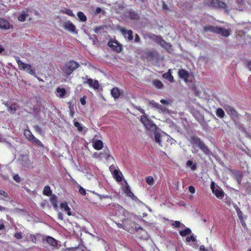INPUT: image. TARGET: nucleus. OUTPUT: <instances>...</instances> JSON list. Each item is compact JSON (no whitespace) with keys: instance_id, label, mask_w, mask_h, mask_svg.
Wrapping results in <instances>:
<instances>
[{"instance_id":"6","label":"nucleus","mask_w":251,"mask_h":251,"mask_svg":"<svg viewBox=\"0 0 251 251\" xmlns=\"http://www.w3.org/2000/svg\"><path fill=\"white\" fill-rule=\"evenodd\" d=\"M211 188L212 192L218 198L222 199L224 197V193L222 189L218 186H215L213 182L211 185Z\"/></svg>"},{"instance_id":"5","label":"nucleus","mask_w":251,"mask_h":251,"mask_svg":"<svg viewBox=\"0 0 251 251\" xmlns=\"http://www.w3.org/2000/svg\"><path fill=\"white\" fill-rule=\"evenodd\" d=\"M78 67L79 64L77 62L74 61H70L65 64L63 68V71L66 74L69 75Z\"/></svg>"},{"instance_id":"43","label":"nucleus","mask_w":251,"mask_h":251,"mask_svg":"<svg viewBox=\"0 0 251 251\" xmlns=\"http://www.w3.org/2000/svg\"><path fill=\"white\" fill-rule=\"evenodd\" d=\"M124 190L127 194L129 193H131L130 191V187L126 182H125V186H124Z\"/></svg>"},{"instance_id":"23","label":"nucleus","mask_w":251,"mask_h":251,"mask_svg":"<svg viewBox=\"0 0 251 251\" xmlns=\"http://www.w3.org/2000/svg\"><path fill=\"white\" fill-rule=\"evenodd\" d=\"M152 104L153 107L158 109L160 112H164L166 110V108L165 106H163L158 103L153 102H152Z\"/></svg>"},{"instance_id":"2","label":"nucleus","mask_w":251,"mask_h":251,"mask_svg":"<svg viewBox=\"0 0 251 251\" xmlns=\"http://www.w3.org/2000/svg\"><path fill=\"white\" fill-rule=\"evenodd\" d=\"M236 1L235 0H228L227 3L228 5H226L225 3L222 2L219 0H212L210 2L209 6L215 8L226 9V11H227L228 5L231 7H235L234 5V3Z\"/></svg>"},{"instance_id":"32","label":"nucleus","mask_w":251,"mask_h":251,"mask_svg":"<svg viewBox=\"0 0 251 251\" xmlns=\"http://www.w3.org/2000/svg\"><path fill=\"white\" fill-rule=\"evenodd\" d=\"M17 105L16 104H13L10 106H8V111L10 113H13L17 109Z\"/></svg>"},{"instance_id":"22","label":"nucleus","mask_w":251,"mask_h":251,"mask_svg":"<svg viewBox=\"0 0 251 251\" xmlns=\"http://www.w3.org/2000/svg\"><path fill=\"white\" fill-rule=\"evenodd\" d=\"M111 94L114 99H117L120 95V90L118 88L115 87L111 90Z\"/></svg>"},{"instance_id":"38","label":"nucleus","mask_w":251,"mask_h":251,"mask_svg":"<svg viewBox=\"0 0 251 251\" xmlns=\"http://www.w3.org/2000/svg\"><path fill=\"white\" fill-rule=\"evenodd\" d=\"M30 164V161L27 158H25V160L22 162V165L26 168L29 167Z\"/></svg>"},{"instance_id":"59","label":"nucleus","mask_w":251,"mask_h":251,"mask_svg":"<svg viewBox=\"0 0 251 251\" xmlns=\"http://www.w3.org/2000/svg\"><path fill=\"white\" fill-rule=\"evenodd\" d=\"M101 29V27H97L95 29V32L96 33H98L99 31Z\"/></svg>"},{"instance_id":"58","label":"nucleus","mask_w":251,"mask_h":251,"mask_svg":"<svg viewBox=\"0 0 251 251\" xmlns=\"http://www.w3.org/2000/svg\"><path fill=\"white\" fill-rule=\"evenodd\" d=\"M200 249L201 251H207L203 245L200 246Z\"/></svg>"},{"instance_id":"25","label":"nucleus","mask_w":251,"mask_h":251,"mask_svg":"<svg viewBox=\"0 0 251 251\" xmlns=\"http://www.w3.org/2000/svg\"><path fill=\"white\" fill-rule=\"evenodd\" d=\"M57 93V96L62 98L66 94V91L63 88H57L56 89Z\"/></svg>"},{"instance_id":"27","label":"nucleus","mask_w":251,"mask_h":251,"mask_svg":"<svg viewBox=\"0 0 251 251\" xmlns=\"http://www.w3.org/2000/svg\"><path fill=\"white\" fill-rule=\"evenodd\" d=\"M24 135L25 136V137L30 141L31 140L32 137H33L34 136V135L31 133V132L28 130H25Z\"/></svg>"},{"instance_id":"40","label":"nucleus","mask_w":251,"mask_h":251,"mask_svg":"<svg viewBox=\"0 0 251 251\" xmlns=\"http://www.w3.org/2000/svg\"><path fill=\"white\" fill-rule=\"evenodd\" d=\"M160 102L166 105H171L172 103L171 101L169 99H162L160 100Z\"/></svg>"},{"instance_id":"14","label":"nucleus","mask_w":251,"mask_h":251,"mask_svg":"<svg viewBox=\"0 0 251 251\" xmlns=\"http://www.w3.org/2000/svg\"><path fill=\"white\" fill-rule=\"evenodd\" d=\"M140 121L141 123L148 128L151 126V125L155 126L152 125L151 121L148 119L146 115H143L141 117Z\"/></svg>"},{"instance_id":"20","label":"nucleus","mask_w":251,"mask_h":251,"mask_svg":"<svg viewBox=\"0 0 251 251\" xmlns=\"http://www.w3.org/2000/svg\"><path fill=\"white\" fill-rule=\"evenodd\" d=\"M203 29L205 31L215 32L217 33L218 26H214L212 25L205 26H204Z\"/></svg>"},{"instance_id":"24","label":"nucleus","mask_w":251,"mask_h":251,"mask_svg":"<svg viewBox=\"0 0 251 251\" xmlns=\"http://www.w3.org/2000/svg\"><path fill=\"white\" fill-rule=\"evenodd\" d=\"M47 242L52 246H56L57 245V241L55 239L51 237H48L46 239Z\"/></svg>"},{"instance_id":"36","label":"nucleus","mask_w":251,"mask_h":251,"mask_svg":"<svg viewBox=\"0 0 251 251\" xmlns=\"http://www.w3.org/2000/svg\"><path fill=\"white\" fill-rule=\"evenodd\" d=\"M163 76L164 78L168 79L169 81L171 82L174 81V77L172 75H169L167 74L166 73L163 75Z\"/></svg>"},{"instance_id":"33","label":"nucleus","mask_w":251,"mask_h":251,"mask_svg":"<svg viewBox=\"0 0 251 251\" xmlns=\"http://www.w3.org/2000/svg\"><path fill=\"white\" fill-rule=\"evenodd\" d=\"M30 142H31L32 143H33L35 144L38 145V146H39L41 147H43V145L41 143V142L40 141H39L38 139H37L36 137H35L34 136H33V137H32Z\"/></svg>"},{"instance_id":"47","label":"nucleus","mask_w":251,"mask_h":251,"mask_svg":"<svg viewBox=\"0 0 251 251\" xmlns=\"http://www.w3.org/2000/svg\"><path fill=\"white\" fill-rule=\"evenodd\" d=\"M172 225H173V226H175L176 227H179V226L181 225V224L180 223V222L177 221H175L174 223H173L172 224ZM182 225H183V224H182Z\"/></svg>"},{"instance_id":"49","label":"nucleus","mask_w":251,"mask_h":251,"mask_svg":"<svg viewBox=\"0 0 251 251\" xmlns=\"http://www.w3.org/2000/svg\"><path fill=\"white\" fill-rule=\"evenodd\" d=\"M0 195L3 196L5 198H8L7 193L2 190H0Z\"/></svg>"},{"instance_id":"62","label":"nucleus","mask_w":251,"mask_h":251,"mask_svg":"<svg viewBox=\"0 0 251 251\" xmlns=\"http://www.w3.org/2000/svg\"><path fill=\"white\" fill-rule=\"evenodd\" d=\"M138 110H139V111H140V112H141V113H144V112H144V109H142V108H138Z\"/></svg>"},{"instance_id":"29","label":"nucleus","mask_w":251,"mask_h":251,"mask_svg":"<svg viewBox=\"0 0 251 251\" xmlns=\"http://www.w3.org/2000/svg\"><path fill=\"white\" fill-rule=\"evenodd\" d=\"M28 17V14L22 12L19 16L18 19V20L21 22H24L25 20V19Z\"/></svg>"},{"instance_id":"26","label":"nucleus","mask_w":251,"mask_h":251,"mask_svg":"<svg viewBox=\"0 0 251 251\" xmlns=\"http://www.w3.org/2000/svg\"><path fill=\"white\" fill-rule=\"evenodd\" d=\"M216 114L220 118H224L225 115L224 110L221 108L217 109Z\"/></svg>"},{"instance_id":"57","label":"nucleus","mask_w":251,"mask_h":251,"mask_svg":"<svg viewBox=\"0 0 251 251\" xmlns=\"http://www.w3.org/2000/svg\"><path fill=\"white\" fill-rule=\"evenodd\" d=\"M58 218L59 219H60V220H62L63 219V214H62L61 213H58Z\"/></svg>"},{"instance_id":"45","label":"nucleus","mask_w":251,"mask_h":251,"mask_svg":"<svg viewBox=\"0 0 251 251\" xmlns=\"http://www.w3.org/2000/svg\"><path fill=\"white\" fill-rule=\"evenodd\" d=\"M130 17L133 19H136L138 18V15L135 13H132L130 14Z\"/></svg>"},{"instance_id":"7","label":"nucleus","mask_w":251,"mask_h":251,"mask_svg":"<svg viewBox=\"0 0 251 251\" xmlns=\"http://www.w3.org/2000/svg\"><path fill=\"white\" fill-rule=\"evenodd\" d=\"M64 28L71 32H76V28L75 25L70 21L65 22L63 24Z\"/></svg>"},{"instance_id":"46","label":"nucleus","mask_w":251,"mask_h":251,"mask_svg":"<svg viewBox=\"0 0 251 251\" xmlns=\"http://www.w3.org/2000/svg\"><path fill=\"white\" fill-rule=\"evenodd\" d=\"M13 179L17 182H19L21 181L20 177L18 175H14L13 176Z\"/></svg>"},{"instance_id":"55","label":"nucleus","mask_w":251,"mask_h":251,"mask_svg":"<svg viewBox=\"0 0 251 251\" xmlns=\"http://www.w3.org/2000/svg\"><path fill=\"white\" fill-rule=\"evenodd\" d=\"M102 11V9L100 7H97L96 9L95 14H97Z\"/></svg>"},{"instance_id":"60","label":"nucleus","mask_w":251,"mask_h":251,"mask_svg":"<svg viewBox=\"0 0 251 251\" xmlns=\"http://www.w3.org/2000/svg\"><path fill=\"white\" fill-rule=\"evenodd\" d=\"M248 68L251 71V61L249 62L248 64Z\"/></svg>"},{"instance_id":"41","label":"nucleus","mask_w":251,"mask_h":251,"mask_svg":"<svg viewBox=\"0 0 251 251\" xmlns=\"http://www.w3.org/2000/svg\"><path fill=\"white\" fill-rule=\"evenodd\" d=\"M63 13L69 15V16H72V17H75V14L73 13V11L70 10V9H65L64 11H63Z\"/></svg>"},{"instance_id":"11","label":"nucleus","mask_w":251,"mask_h":251,"mask_svg":"<svg viewBox=\"0 0 251 251\" xmlns=\"http://www.w3.org/2000/svg\"><path fill=\"white\" fill-rule=\"evenodd\" d=\"M120 31L124 35L126 38H127L129 41H131L133 39L132 35V31L131 30H126L125 28H120Z\"/></svg>"},{"instance_id":"51","label":"nucleus","mask_w":251,"mask_h":251,"mask_svg":"<svg viewBox=\"0 0 251 251\" xmlns=\"http://www.w3.org/2000/svg\"><path fill=\"white\" fill-rule=\"evenodd\" d=\"M189 191L192 194H194V193H195V188L193 186H190L189 187Z\"/></svg>"},{"instance_id":"63","label":"nucleus","mask_w":251,"mask_h":251,"mask_svg":"<svg viewBox=\"0 0 251 251\" xmlns=\"http://www.w3.org/2000/svg\"><path fill=\"white\" fill-rule=\"evenodd\" d=\"M4 49L2 48L0 45V53H1L3 51H4Z\"/></svg>"},{"instance_id":"1","label":"nucleus","mask_w":251,"mask_h":251,"mask_svg":"<svg viewBox=\"0 0 251 251\" xmlns=\"http://www.w3.org/2000/svg\"><path fill=\"white\" fill-rule=\"evenodd\" d=\"M155 142L161 147L165 146V141H174V140L165 132L158 130H155L154 132Z\"/></svg>"},{"instance_id":"10","label":"nucleus","mask_w":251,"mask_h":251,"mask_svg":"<svg viewBox=\"0 0 251 251\" xmlns=\"http://www.w3.org/2000/svg\"><path fill=\"white\" fill-rule=\"evenodd\" d=\"M156 41L162 47L167 50L168 51H171L172 50L171 49V45L163 40L160 37L157 36L156 38Z\"/></svg>"},{"instance_id":"64","label":"nucleus","mask_w":251,"mask_h":251,"mask_svg":"<svg viewBox=\"0 0 251 251\" xmlns=\"http://www.w3.org/2000/svg\"><path fill=\"white\" fill-rule=\"evenodd\" d=\"M5 208L0 205V211L4 210Z\"/></svg>"},{"instance_id":"21","label":"nucleus","mask_w":251,"mask_h":251,"mask_svg":"<svg viewBox=\"0 0 251 251\" xmlns=\"http://www.w3.org/2000/svg\"><path fill=\"white\" fill-rule=\"evenodd\" d=\"M101 155L105 157L107 160L110 159H113V157L109 154V151L108 149H105L100 152Z\"/></svg>"},{"instance_id":"56","label":"nucleus","mask_w":251,"mask_h":251,"mask_svg":"<svg viewBox=\"0 0 251 251\" xmlns=\"http://www.w3.org/2000/svg\"><path fill=\"white\" fill-rule=\"evenodd\" d=\"M80 102H81V104L83 105H84L86 103V101L85 100V98L84 97H83V98H81L80 99Z\"/></svg>"},{"instance_id":"15","label":"nucleus","mask_w":251,"mask_h":251,"mask_svg":"<svg viewBox=\"0 0 251 251\" xmlns=\"http://www.w3.org/2000/svg\"><path fill=\"white\" fill-rule=\"evenodd\" d=\"M231 31L229 29H225L222 27H218L217 30V34H220L222 36L227 37L229 36Z\"/></svg>"},{"instance_id":"54","label":"nucleus","mask_w":251,"mask_h":251,"mask_svg":"<svg viewBox=\"0 0 251 251\" xmlns=\"http://www.w3.org/2000/svg\"><path fill=\"white\" fill-rule=\"evenodd\" d=\"M100 156H101L100 152V153H95L93 155V157L96 158H99L100 157Z\"/></svg>"},{"instance_id":"48","label":"nucleus","mask_w":251,"mask_h":251,"mask_svg":"<svg viewBox=\"0 0 251 251\" xmlns=\"http://www.w3.org/2000/svg\"><path fill=\"white\" fill-rule=\"evenodd\" d=\"M186 240L187 242H190L191 241H195V239L193 236H191L190 237H187L186 239Z\"/></svg>"},{"instance_id":"9","label":"nucleus","mask_w":251,"mask_h":251,"mask_svg":"<svg viewBox=\"0 0 251 251\" xmlns=\"http://www.w3.org/2000/svg\"><path fill=\"white\" fill-rule=\"evenodd\" d=\"M86 81H83V83H87L90 87L94 89H98L99 87V83L98 80H93L91 78H88L87 76L86 77Z\"/></svg>"},{"instance_id":"50","label":"nucleus","mask_w":251,"mask_h":251,"mask_svg":"<svg viewBox=\"0 0 251 251\" xmlns=\"http://www.w3.org/2000/svg\"><path fill=\"white\" fill-rule=\"evenodd\" d=\"M79 192L80 194H81L83 195H84L86 193L85 189L83 188L82 187H79Z\"/></svg>"},{"instance_id":"52","label":"nucleus","mask_w":251,"mask_h":251,"mask_svg":"<svg viewBox=\"0 0 251 251\" xmlns=\"http://www.w3.org/2000/svg\"><path fill=\"white\" fill-rule=\"evenodd\" d=\"M140 41V38L139 36L136 34L135 35V42L136 43H138Z\"/></svg>"},{"instance_id":"44","label":"nucleus","mask_w":251,"mask_h":251,"mask_svg":"<svg viewBox=\"0 0 251 251\" xmlns=\"http://www.w3.org/2000/svg\"><path fill=\"white\" fill-rule=\"evenodd\" d=\"M14 236L18 239H21L22 238V235L21 232H16L14 234Z\"/></svg>"},{"instance_id":"13","label":"nucleus","mask_w":251,"mask_h":251,"mask_svg":"<svg viewBox=\"0 0 251 251\" xmlns=\"http://www.w3.org/2000/svg\"><path fill=\"white\" fill-rule=\"evenodd\" d=\"M178 74L180 77L184 80L185 82H187L188 81V78L189 77V74L187 71L183 69L179 70Z\"/></svg>"},{"instance_id":"8","label":"nucleus","mask_w":251,"mask_h":251,"mask_svg":"<svg viewBox=\"0 0 251 251\" xmlns=\"http://www.w3.org/2000/svg\"><path fill=\"white\" fill-rule=\"evenodd\" d=\"M108 46L117 52H119L122 50V47L120 44L117 41H111L108 42Z\"/></svg>"},{"instance_id":"39","label":"nucleus","mask_w":251,"mask_h":251,"mask_svg":"<svg viewBox=\"0 0 251 251\" xmlns=\"http://www.w3.org/2000/svg\"><path fill=\"white\" fill-rule=\"evenodd\" d=\"M187 166L191 168L192 170H194L196 168V165L192 161L189 160L187 162Z\"/></svg>"},{"instance_id":"31","label":"nucleus","mask_w":251,"mask_h":251,"mask_svg":"<svg viewBox=\"0 0 251 251\" xmlns=\"http://www.w3.org/2000/svg\"><path fill=\"white\" fill-rule=\"evenodd\" d=\"M146 181L148 185H153L154 183V180L152 176H149L146 178Z\"/></svg>"},{"instance_id":"30","label":"nucleus","mask_w":251,"mask_h":251,"mask_svg":"<svg viewBox=\"0 0 251 251\" xmlns=\"http://www.w3.org/2000/svg\"><path fill=\"white\" fill-rule=\"evenodd\" d=\"M77 16L79 18V20L81 22H86L87 20V17L84 15V14L82 12H78L77 13Z\"/></svg>"},{"instance_id":"53","label":"nucleus","mask_w":251,"mask_h":251,"mask_svg":"<svg viewBox=\"0 0 251 251\" xmlns=\"http://www.w3.org/2000/svg\"><path fill=\"white\" fill-rule=\"evenodd\" d=\"M162 8H163V10H164V11H167L169 9L168 6L166 4H165L164 2H163V3Z\"/></svg>"},{"instance_id":"3","label":"nucleus","mask_w":251,"mask_h":251,"mask_svg":"<svg viewBox=\"0 0 251 251\" xmlns=\"http://www.w3.org/2000/svg\"><path fill=\"white\" fill-rule=\"evenodd\" d=\"M190 142L192 144L197 146L206 154L209 153V150L205 144L197 136L191 137Z\"/></svg>"},{"instance_id":"35","label":"nucleus","mask_w":251,"mask_h":251,"mask_svg":"<svg viewBox=\"0 0 251 251\" xmlns=\"http://www.w3.org/2000/svg\"><path fill=\"white\" fill-rule=\"evenodd\" d=\"M51 202L53 205V206L55 209H57V201L56 200V197L54 196H52L51 198Z\"/></svg>"},{"instance_id":"4","label":"nucleus","mask_w":251,"mask_h":251,"mask_svg":"<svg viewBox=\"0 0 251 251\" xmlns=\"http://www.w3.org/2000/svg\"><path fill=\"white\" fill-rule=\"evenodd\" d=\"M16 60L20 70L26 71L31 75H34L35 74L34 69L32 68L30 65L24 63L21 61L20 58L17 56L16 57Z\"/></svg>"},{"instance_id":"12","label":"nucleus","mask_w":251,"mask_h":251,"mask_svg":"<svg viewBox=\"0 0 251 251\" xmlns=\"http://www.w3.org/2000/svg\"><path fill=\"white\" fill-rule=\"evenodd\" d=\"M114 167L111 166L109 167V169L113 175V176L116 178V180L118 182L121 181L122 180V173L119 172L117 170H113V168Z\"/></svg>"},{"instance_id":"16","label":"nucleus","mask_w":251,"mask_h":251,"mask_svg":"<svg viewBox=\"0 0 251 251\" xmlns=\"http://www.w3.org/2000/svg\"><path fill=\"white\" fill-rule=\"evenodd\" d=\"M0 27L4 29H8L11 27V25L6 20L0 19Z\"/></svg>"},{"instance_id":"18","label":"nucleus","mask_w":251,"mask_h":251,"mask_svg":"<svg viewBox=\"0 0 251 251\" xmlns=\"http://www.w3.org/2000/svg\"><path fill=\"white\" fill-rule=\"evenodd\" d=\"M93 146L95 149L100 150L103 147V143L100 140H96L93 142Z\"/></svg>"},{"instance_id":"37","label":"nucleus","mask_w":251,"mask_h":251,"mask_svg":"<svg viewBox=\"0 0 251 251\" xmlns=\"http://www.w3.org/2000/svg\"><path fill=\"white\" fill-rule=\"evenodd\" d=\"M153 84L158 89L162 88L163 86L162 83L158 80H154L153 81Z\"/></svg>"},{"instance_id":"19","label":"nucleus","mask_w":251,"mask_h":251,"mask_svg":"<svg viewBox=\"0 0 251 251\" xmlns=\"http://www.w3.org/2000/svg\"><path fill=\"white\" fill-rule=\"evenodd\" d=\"M60 206L62 209H63L64 211L67 212L68 216L72 215L71 212V208L68 206V204L66 202H62L60 203Z\"/></svg>"},{"instance_id":"28","label":"nucleus","mask_w":251,"mask_h":251,"mask_svg":"<svg viewBox=\"0 0 251 251\" xmlns=\"http://www.w3.org/2000/svg\"><path fill=\"white\" fill-rule=\"evenodd\" d=\"M43 194L45 195L50 196L51 194V191L50 190V188L49 186H46L43 190Z\"/></svg>"},{"instance_id":"34","label":"nucleus","mask_w":251,"mask_h":251,"mask_svg":"<svg viewBox=\"0 0 251 251\" xmlns=\"http://www.w3.org/2000/svg\"><path fill=\"white\" fill-rule=\"evenodd\" d=\"M191 230L188 228H186L184 230H181L179 232V234L182 236H185L187 234H189L191 233Z\"/></svg>"},{"instance_id":"42","label":"nucleus","mask_w":251,"mask_h":251,"mask_svg":"<svg viewBox=\"0 0 251 251\" xmlns=\"http://www.w3.org/2000/svg\"><path fill=\"white\" fill-rule=\"evenodd\" d=\"M75 126L77 128L79 131H81L83 129V127L81 126L80 124L78 122H75L74 123Z\"/></svg>"},{"instance_id":"61","label":"nucleus","mask_w":251,"mask_h":251,"mask_svg":"<svg viewBox=\"0 0 251 251\" xmlns=\"http://www.w3.org/2000/svg\"><path fill=\"white\" fill-rule=\"evenodd\" d=\"M4 227V225L2 223H0V230L3 229Z\"/></svg>"},{"instance_id":"17","label":"nucleus","mask_w":251,"mask_h":251,"mask_svg":"<svg viewBox=\"0 0 251 251\" xmlns=\"http://www.w3.org/2000/svg\"><path fill=\"white\" fill-rule=\"evenodd\" d=\"M224 109L230 115L236 116L237 115V112L235 110L229 105H225Z\"/></svg>"}]
</instances>
